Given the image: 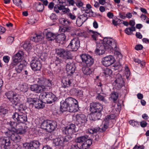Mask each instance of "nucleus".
I'll list each match as a JSON object with an SVG mask.
<instances>
[{
  "label": "nucleus",
  "instance_id": "bf43d9fd",
  "mask_svg": "<svg viewBox=\"0 0 149 149\" xmlns=\"http://www.w3.org/2000/svg\"><path fill=\"white\" fill-rule=\"evenodd\" d=\"M83 92L81 90L78 89L76 96L79 97H82L83 96Z\"/></svg>",
  "mask_w": 149,
  "mask_h": 149
},
{
  "label": "nucleus",
  "instance_id": "ddd939ff",
  "mask_svg": "<svg viewBox=\"0 0 149 149\" xmlns=\"http://www.w3.org/2000/svg\"><path fill=\"white\" fill-rule=\"evenodd\" d=\"M40 143L38 141H33L30 143H25L23 144V147L25 149H36L39 148Z\"/></svg>",
  "mask_w": 149,
  "mask_h": 149
},
{
  "label": "nucleus",
  "instance_id": "c9c22d12",
  "mask_svg": "<svg viewBox=\"0 0 149 149\" xmlns=\"http://www.w3.org/2000/svg\"><path fill=\"white\" fill-rule=\"evenodd\" d=\"M8 110L3 106L0 107V115L4 116L8 114Z\"/></svg>",
  "mask_w": 149,
  "mask_h": 149
},
{
  "label": "nucleus",
  "instance_id": "58836bf2",
  "mask_svg": "<svg viewBox=\"0 0 149 149\" xmlns=\"http://www.w3.org/2000/svg\"><path fill=\"white\" fill-rule=\"evenodd\" d=\"M72 56L70 51L66 50L63 58L65 60L72 58Z\"/></svg>",
  "mask_w": 149,
  "mask_h": 149
},
{
  "label": "nucleus",
  "instance_id": "e433bc0d",
  "mask_svg": "<svg viewBox=\"0 0 149 149\" xmlns=\"http://www.w3.org/2000/svg\"><path fill=\"white\" fill-rule=\"evenodd\" d=\"M59 22L60 24L65 26H68L70 24V22L68 20L63 18H61L59 19Z\"/></svg>",
  "mask_w": 149,
  "mask_h": 149
},
{
  "label": "nucleus",
  "instance_id": "4d7b16f0",
  "mask_svg": "<svg viewBox=\"0 0 149 149\" xmlns=\"http://www.w3.org/2000/svg\"><path fill=\"white\" fill-rule=\"evenodd\" d=\"M20 136L18 135V134L17 133L13 141L15 143L19 142L20 141Z\"/></svg>",
  "mask_w": 149,
  "mask_h": 149
},
{
  "label": "nucleus",
  "instance_id": "f257e3e1",
  "mask_svg": "<svg viewBox=\"0 0 149 149\" xmlns=\"http://www.w3.org/2000/svg\"><path fill=\"white\" fill-rule=\"evenodd\" d=\"M76 128L75 125L72 123L62 128V133L66 136H61L55 139L54 141L55 146H60V148H62L64 146V144L65 142L69 141L71 139L72 134L76 132Z\"/></svg>",
  "mask_w": 149,
  "mask_h": 149
},
{
  "label": "nucleus",
  "instance_id": "774afa93",
  "mask_svg": "<svg viewBox=\"0 0 149 149\" xmlns=\"http://www.w3.org/2000/svg\"><path fill=\"white\" fill-rule=\"evenodd\" d=\"M3 59L5 62L7 63L9 61L10 58L8 56H3Z\"/></svg>",
  "mask_w": 149,
  "mask_h": 149
},
{
  "label": "nucleus",
  "instance_id": "e2e57ef3",
  "mask_svg": "<svg viewBox=\"0 0 149 149\" xmlns=\"http://www.w3.org/2000/svg\"><path fill=\"white\" fill-rule=\"evenodd\" d=\"M86 144V142H85L83 143H81V149H86L87 148H88L89 147L88 145H84V144Z\"/></svg>",
  "mask_w": 149,
  "mask_h": 149
},
{
  "label": "nucleus",
  "instance_id": "5fc2aeb1",
  "mask_svg": "<svg viewBox=\"0 0 149 149\" xmlns=\"http://www.w3.org/2000/svg\"><path fill=\"white\" fill-rule=\"evenodd\" d=\"M96 99L100 101H104V97L100 93H98L96 97Z\"/></svg>",
  "mask_w": 149,
  "mask_h": 149
},
{
  "label": "nucleus",
  "instance_id": "864d4df0",
  "mask_svg": "<svg viewBox=\"0 0 149 149\" xmlns=\"http://www.w3.org/2000/svg\"><path fill=\"white\" fill-rule=\"evenodd\" d=\"M113 67H114V69L115 70L121 69L122 67L121 66L119 63H116L114 64V65L113 66Z\"/></svg>",
  "mask_w": 149,
  "mask_h": 149
},
{
  "label": "nucleus",
  "instance_id": "473e14b6",
  "mask_svg": "<svg viewBox=\"0 0 149 149\" xmlns=\"http://www.w3.org/2000/svg\"><path fill=\"white\" fill-rule=\"evenodd\" d=\"M63 4H55L54 7V10L57 13H59V10H63L64 8V5Z\"/></svg>",
  "mask_w": 149,
  "mask_h": 149
},
{
  "label": "nucleus",
  "instance_id": "4be33fe9",
  "mask_svg": "<svg viewBox=\"0 0 149 149\" xmlns=\"http://www.w3.org/2000/svg\"><path fill=\"white\" fill-rule=\"evenodd\" d=\"M14 131L17 134H23L25 133L26 131L25 127L19 123L17 124L16 126L15 130Z\"/></svg>",
  "mask_w": 149,
  "mask_h": 149
},
{
  "label": "nucleus",
  "instance_id": "7ed1b4c3",
  "mask_svg": "<svg viewBox=\"0 0 149 149\" xmlns=\"http://www.w3.org/2000/svg\"><path fill=\"white\" fill-rule=\"evenodd\" d=\"M78 106V102L76 99L69 97L65 101L61 103L60 111L62 113L66 111L72 112L76 110Z\"/></svg>",
  "mask_w": 149,
  "mask_h": 149
},
{
  "label": "nucleus",
  "instance_id": "6e6552de",
  "mask_svg": "<svg viewBox=\"0 0 149 149\" xmlns=\"http://www.w3.org/2000/svg\"><path fill=\"white\" fill-rule=\"evenodd\" d=\"M80 57L84 66H91L94 63V58L88 54H82L80 55Z\"/></svg>",
  "mask_w": 149,
  "mask_h": 149
},
{
  "label": "nucleus",
  "instance_id": "39448f33",
  "mask_svg": "<svg viewBox=\"0 0 149 149\" xmlns=\"http://www.w3.org/2000/svg\"><path fill=\"white\" fill-rule=\"evenodd\" d=\"M57 125V123L55 121L47 120H44L42 122L41 127L47 132H51L55 129Z\"/></svg>",
  "mask_w": 149,
  "mask_h": 149
},
{
  "label": "nucleus",
  "instance_id": "3c124183",
  "mask_svg": "<svg viewBox=\"0 0 149 149\" xmlns=\"http://www.w3.org/2000/svg\"><path fill=\"white\" fill-rule=\"evenodd\" d=\"M13 3L17 6L21 7V5L22 3L21 0H13Z\"/></svg>",
  "mask_w": 149,
  "mask_h": 149
},
{
  "label": "nucleus",
  "instance_id": "09e8293b",
  "mask_svg": "<svg viewBox=\"0 0 149 149\" xmlns=\"http://www.w3.org/2000/svg\"><path fill=\"white\" fill-rule=\"evenodd\" d=\"M112 73V70L110 69L107 68L105 69L104 70V72H103L104 74L105 75H110Z\"/></svg>",
  "mask_w": 149,
  "mask_h": 149
},
{
  "label": "nucleus",
  "instance_id": "6ab92c4d",
  "mask_svg": "<svg viewBox=\"0 0 149 149\" xmlns=\"http://www.w3.org/2000/svg\"><path fill=\"white\" fill-rule=\"evenodd\" d=\"M88 18L87 15L83 14L80 15L76 19L77 25L79 26H80L88 19Z\"/></svg>",
  "mask_w": 149,
  "mask_h": 149
},
{
  "label": "nucleus",
  "instance_id": "a211bd4d",
  "mask_svg": "<svg viewBox=\"0 0 149 149\" xmlns=\"http://www.w3.org/2000/svg\"><path fill=\"white\" fill-rule=\"evenodd\" d=\"M30 89L32 91L36 93H39L45 91V87L41 85L37 84L32 85L30 87Z\"/></svg>",
  "mask_w": 149,
  "mask_h": 149
},
{
  "label": "nucleus",
  "instance_id": "f3484780",
  "mask_svg": "<svg viewBox=\"0 0 149 149\" xmlns=\"http://www.w3.org/2000/svg\"><path fill=\"white\" fill-rule=\"evenodd\" d=\"M114 82L116 83L115 86L118 89L121 88L124 85V81L120 74L118 73L116 75Z\"/></svg>",
  "mask_w": 149,
  "mask_h": 149
},
{
  "label": "nucleus",
  "instance_id": "423d86ee",
  "mask_svg": "<svg viewBox=\"0 0 149 149\" xmlns=\"http://www.w3.org/2000/svg\"><path fill=\"white\" fill-rule=\"evenodd\" d=\"M40 97L42 100L49 104L54 102L58 99L57 97L51 92L43 93L40 95Z\"/></svg>",
  "mask_w": 149,
  "mask_h": 149
},
{
  "label": "nucleus",
  "instance_id": "a878e982",
  "mask_svg": "<svg viewBox=\"0 0 149 149\" xmlns=\"http://www.w3.org/2000/svg\"><path fill=\"white\" fill-rule=\"evenodd\" d=\"M55 38L54 40H55L56 42L62 43H63V41L65 40L66 36L65 34L63 33H61L58 35L56 34Z\"/></svg>",
  "mask_w": 149,
  "mask_h": 149
},
{
  "label": "nucleus",
  "instance_id": "72a5a7b5",
  "mask_svg": "<svg viewBox=\"0 0 149 149\" xmlns=\"http://www.w3.org/2000/svg\"><path fill=\"white\" fill-rule=\"evenodd\" d=\"M20 91L24 92L27 91L29 89L28 85L26 83H24L19 86Z\"/></svg>",
  "mask_w": 149,
  "mask_h": 149
},
{
  "label": "nucleus",
  "instance_id": "c85d7f7f",
  "mask_svg": "<svg viewBox=\"0 0 149 149\" xmlns=\"http://www.w3.org/2000/svg\"><path fill=\"white\" fill-rule=\"evenodd\" d=\"M89 67L84 65L82 68L81 70L84 74L88 75L92 73V70L89 68Z\"/></svg>",
  "mask_w": 149,
  "mask_h": 149
},
{
  "label": "nucleus",
  "instance_id": "20e7f679",
  "mask_svg": "<svg viewBox=\"0 0 149 149\" xmlns=\"http://www.w3.org/2000/svg\"><path fill=\"white\" fill-rule=\"evenodd\" d=\"M5 135L8 137H1L0 138V145L1 148H4L5 149L8 148L10 143V139L13 141L14 137L17 133L14 131H8L4 132Z\"/></svg>",
  "mask_w": 149,
  "mask_h": 149
},
{
  "label": "nucleus",
  "instance_id": "9b49d317",
  "mask_svg": "<svg viewBox=\"0 0 149 149\" xmlns=\"http://www.w3.org/2000/svg\"><path fill=\"white\" fill-rule=\"evenodd\" d=\"M76 123L79 127L84 126L87 121V117L84 114H77L76 116Z\"/></svg>",
  "mask_w": 149,
  "mask_h": 149
},
{
  "label": "nucleus",
  "instance_id": "0eeeda50",
  "mask_svg": "<svg viewBox=\"0 0 149 149\" xmlns=\"http://www.w3.org/2000/svg\"><path fill=\"white\" fill-rule=\"evenodd\" d=\"M12 118L15 121L24 123L27 120L26 115L21 112H15L12 115Z\"/></svg>",
  "mask_w": 149,
  "mask_h": 149
},
{
  "label": "nucleus",
  "instance_id": "f704fd0d",
  "mask_svg": "<svg viewBox=\"0 0 149 149\" xmlns=\"http://www.w3.org/2000/svg\"><path fill=\"white\" fill-rule=\"evenodd\" d=\"M24 48L27 51L29 50L32 48L31 44L30 41L27 40L23 45Z\"/></svg>",
  "mask_w": 149,
  "mask_h": 149
},
{
  "label": "nucleus",
  "instance_id": "37998d69",
  "mask_svg": "<svg viewBox=\"0 0 149 149\" xmlns=\"http://www.w3.org/2000/svg\"><path fill=\"white\" fill-rule=\"evenodd\" d=\"M116 115L115 114H111L110 115H107L105 118L104 120L105 121L107 122V123H105L107 125V123L108 122V121L111 119H113L115 118L116 117Z\"/></svg>",
  "mask_w": 149,
  "mask_h": 149
},
{
  "label": "nucleus",
  "instance_id": "052dcab7",
  "mask_svg": "<svg viewBox=\"0 0 149 149\" xmlns=\"http://www.w3.org/2000/svg\"><path fill=\"white\" fill-rule=\"evenodd\" d=\"M129 123L130 125L133 126L139 125L138 123L137 122L133 120H131L129 121Z\"/></svg>",
  "mask_w": 149,
  "mask_h": 149
},
{
  "label": "nucleus",
  "instance_id": "8fccbe9b",
  "mask_svg": "<svg viewBox=\"0 0 149 149\" xmlns=\"http://www.w3.org/2000/svg\"><path fill=\"white\" fill-rule=\"evenodd\" d=\"M27 109V107L24 104H20L19 105L18 110L20 112L22 111H25Z\"/></svg>",
  "mask_w": 149,
  "mask_h": 149
},
{
  "label": "nucleus",
  "instance_id": "79ce46f5",
  "mask_svg": "<svg viewBox=\"0 0 149 149\" xmlns=\"http://www.w3.org/2000/svg\"><path fill=\"white\" fill-rule=\"evenodd\" d=\"M24 66H25L24 64L20 63L19 65L15 68V70L18 73H20Z\"/></svg>",
  "mask_w": 149,
  "mask_h": 149
},
{
  "label": "nucleus",
  "instance_id": "6e6d98bb",
  "mask_svg": "<svg viewBox=\"0 0 149 149\" xmlns=\"http://www.w3.org/2000/svg\"><path fill=\"white\" fill-rule=\"evenodd\" d=\"M24 74L27 76H30L32 75L31 70L29 69H27L24 70Z\"/></svg>",
  "mask_w": 149,
  "mask_h": 149
},
{
  "label": "nucleus",
  "instance_id": "cd10ccee",
  "mask_svg": "<svg viewBox=\"0 0 149 149\" xmlns=\"http://www.w3.org/2000/svg\"><path fill=\"white\" fill-rule=\"evenodd\" d=\"M66 50L63 49L59 48L56 49V54L60 57L63 58Z\"/></svg>",
  "mask_w": 149,
  "mask_h": 149
},
{
  "label": "nucleus",
  "instance_id": "f03ea898",
  "mask_svg": "<svg viewBox=\"0 0 149 149\" xmlns=\"http://www.w3.org/2000/svg\"><path fill=\"white\" fill-rule=\"evenodd\" d=\"M107 50L109 51H113L114 50L116 52H118L116 42L115 40L109 38H105L103 43L97 45L95 52L97 55H102Z\"/></svg>",
  "mask_w": 149,
  "mask_h": 149
},
{
  "label": "nucleus",
  "instance_id": "4468645a",
  "mask_svg": "<svg viewBox=\"0 0 149 149\" xmlns=\"http://www.w3.org/2000/svg\"><path fill=\"white\" fill-rule=\"evenodd\" d=\"M108 128V125L106 124L105 123H104L103 125L101 128L100 127H91L88 130V132L90 134H93L96 133L98 132H104Z\"/></svg>",
  "mask_w": 149,
  "mask_h": 149
},
{
  "label": "nucleus",
  "instance_id": "393cba45",
  "mask_svg": "<svg viewBox=\"0 0 149 149\" xmlns=\"http://www.w3.org/2000/svg\"><path fill=\"white\" fill-rule=\"evenodd\" d=\"M90 115L92 120H96L100 119L102 113L101 112L98 111L94 112L91 111Z\"/></svg>",
  "mask_w": 149,
  "mask_h": 149
},
{
  "label": "nucleus",
  "instance_id": "aec40b11",
  "mask_svg": "<svg viewBox=\"0 0 149 149\" xmlns=\"http://www.w3.org/2000/svg\"><path fill=\"white\" fill-rule=\"evenodd\" d=\"M76 67L73 63H69L66 65V70L67 73L69 75H72L75 72Z\"/></svg>",
  "mask_w": 149,
  "mask_h": 149
},
{
  "label": "nucleus",
  "instance_id": "a19ab883",
  "mask_svg": "<svg viewBox=\"0 0 149 149\" xmlns=\"http://www.w3.org/2000/svg\"><path fill=\"white\" fill-rule=\"evenodd\" d=\"M89 31L91 35L92 38L93 40H97V37L99 34L96 32H95L92 30H89Z\"/></svg>",
  "mask_w": 149,
  "mask_h": 149
},
{
  "label": "nucleus",
  "instance_id": "2eb2a0df",
  "mask_svg": "<svg viewBox=\"0 0 149 149\" xmlns=\"http://www.w3.org/2000/svg\"><path fill=\"white\" fill-rule=\"evenodd\" d=\"M102 110V105L99 103L92 102L90 104V111H91L101 112Z\"/></svg>",
  "mask_w": 149,
  "mask_h": 149
},
{
  "label": "nucleus",
  "instance_id": "603ef678",
  "mask_svg": "<svg viewBox=\"0 0 149 149\" xmlns=\"http://www.w3.org/2000/svg\"><path fill=\"white\" fill-rule=\"evenodd\" d=\"M46 79L43 77H40L38 79V82L39 84L44 85Z\"/></svg>",
  "mask_w": 149,
  "mask_h": 149
},
{
  "label": "nucleus",
  "instance_id": "c03bdc74",
  "mask_svg": "<svg viewBox=\"0 0 149 149\" xmlns=\"http://www.w3.org/2000/svg\"><path fill=\"white\" fill-rule=\"evenodd\" d=\"M42 86H44L45 87V90L46 89V87H48L49 88H50L52 86V83L51 82V81H50L49 79H46L44 84V85H41Z\"/></svg>",
  "mask_w": 149,
  "mask_h": 149
},
{
  "label": "nucleus",
  "instance_id": "680f3d73",
  "mask_svg": "<svg viewBox=\"0 0 149 149\" xmlns=\"http://www.w3.org/2000/svg\"><path fill=\"white\" fill-rule=\"evenodd\" d=\"M125 32L127 35H131L132 33L130 27L127 28L125 30Z\"/></svg>",
  "mask_w": 149,
  "mask_h": 149
},
{
  "label": "nucleus",
  "instance_id": "7c9ffc66",
  "mask_svg": "<svg viewBox=\"0 0 149 149\" xmlns=\"http://www.w3.org/2000/svg\"><path fill=\"white\" fill-rule=\"evenodd\" d=\"M35 6L36 10L38 12H42L44 8L43 4L40 2H36L35 3Z\"/></svg>",
  "mask_w": 149,
  "mask_h": 149
},
{
  "label": "nucleus",
  "instance_id": "338daca9",
  "mask_svg": "<svg viewBox=\"0 0 149 149\" xmlns=\"http://www.w3.org/2000/svg\"><path fill=\"white\" fill-rule=\"evenodd\" d=\"M62 10V12L64 14H65L67 13H69L70 10L68 8H65V6H64V8Z\"/></svg>",
  "mask_w": 149,
  "mask_h": 149
},
{
  "label": "nucleus",
  "instance_id": "4c0bfd02",
  "mask_svg": "<svg viewBox=\"0 0 149 149\" xmlns=\"http://www.w3.org/2000/svg\"><path fill=\"white\" fill-rule=\"evenodd\" d=\"M118 94L116 92L114 91L112 92L111 95V98L114 103H116L118 97Z\"/></svg>",
  "mask_w": 149,
  "mask_h": 149
},
{
  "label": "nucleus",
  "instance_id": "9d476101",
  "mask_svg": "<svg viewBox=\"0 0 149 149\" xmlns=\"http://www.w3.org/2000/svg\"><path fill=\"white\" fill-rule=\"evenodd\" d=\"M80 41L77 38H75L72 40L67 47L72 51H77L80 46Z\"/></svg>",
  "mask_w": 149,
  "mask_h": 149
},
{
  "label": "nucleus",
  "instance_id": "c756f323",
  "mask_svg": "<svg viewBox=\"0 0 149 149\" xmlns=\"http://www.w3.org/2000/svg\"><path fill=\"white\" fill-rule=\"evenodd\" d=\"M56 34L50 31H47L46 33L47 39L49 41H52L55 39Z\"/></svg>",
  "mask_w": 149,
  "mask_h": 149
},
{
  "label": "nucleus",
  "instance_id": "a18cd8bd",
  "mask_svg": "<svg viewBox=\"0 0 149 149\" xmlns=\"http://www.w3.org/2000/svg\"><path fill=\"white\" fill-rule=\"evenodd\" d=\"M80 146L81 143L76 142L72 145L70 149H81Z\"/></svg>",
  "mask_w": 149,
  "mask_h": 149
},
{
  "label": "nucleus",
  "instance_id": "ea45409f",
  "mask_svg": "<svg viewBox=\"0 0 149 149\" xmlns=\"http://www.w3.org/2000/svg\"><path fill=\"white\" fill-rule=\"evenodd\" d=\"M16 93H14L13 91H10L6 93L5 95L10 101Z\"/></svg>",
  "mask_w": 149,
  "mask_h": 149
},
{
  "label": "nucleus",
  "instance_id": "f8f14e48",
  "mask_svg": "<svg viewBox=\"0 0 149 149\" xmlns=\"http://www.w3.org/2000/svg\"><path fill=\"white\" fill-rule=\"evenodd\" d=\"M30 66L32 70L37 71L40 70L42 65L40 60L36 58L32 60L31 62Z\"/></svg>",
  "mask_w": 149,
  "mask_h": 149
},
{
  "label": "nucleus",
  "instance_id": "1a4fd4ad",
  "mask_svg": "<svg viewBox=\"0 0 149 149\" xmlns=\"http://www.w3.org/2000/svg\"><path fill=\"white\" fill-rule=\"evenodd\" d=\"M24 54L23 51H19L13 57V61L10 64V67L13 68L20 62L23 58Z\"/></svg>",
  "mask_w": 149,
  "mask_h": 149
},
{
  "label": "nucleus",
  "instance_id": "de8ad7c7",
  "mask_svg": "<svg viewBox=\"0 0 149 149\" xmlns=\"http://www.w3.org/2000/svg\"><path fill=\"white\" fill-rule=\"evenodd\" d=\"M37 100H38V98H37L33 97L32 98L29 97L27 98V102L30 103V104L31 103L34 104Z\"/></svg>",
  "mask_w": 149,
  "mask_h": 149
},
{
  "label": "nucleus",
  "instance_id": "0e129e2a",
  "mask_svg": "<svg viewBox=\"0 0 149 149\" xmlns=\"http://www.w3.org/2000/svg\"><path fill=\"white\" fill-rule=\"evenodd\" d=\"M86 144L85 143L84 145H88L89 146H90L92 144V141L91 139H88H88L86 141Z\"/></svg>",
  "mask_w": 149,
  "mask_h": 149
},
{
  "label": "nucleus",
  "instance_id": "412c9836",
  "mask_svg": "<svg viewBox=\"0 0 149 149\" xmlns=\"http://www.w3.org/2000/svg\"><path fill=\"white\" fill-rule=\"evenodd\" d=\"M73 80L69 78H64L61 80L62 86L64 88H68L72 86Z\"/></svg>",
  "mask_w": 149,
  "mask_h": 149
},
{
  "label": "nucleus",
  "instance_id": "5701e85b",
  "mask_svg": "<svg viewBox=\"0 0 149 149\" xmlns=\"http://www.w3.org/2000/svg\"><path fill=\"white\" fill-rule=\"evenodd\" d=\"M44 37V35L42 33L36 34L34 36L31 37L30 40L33 42H38L41 41Z\"/></svg>",
  "mask_w": 149,
  "mask_h": 149
},
{
  "label": "nucleus",
  "instance_id": "2f4dec72",
  "mask_svg": "<svg viewBox=\"0 0 149 149\" xmlns=\"http://www.w3.org/2000/svg\"><path fill=\"white\" fill-rule=\"evenodd\" d=\"M88 138V136L87 135L80 136L77 138L75 140L76 142L79 143H82L83 142H86Z\"/></svg>",
  "mask_w": 149,
  "mask_h": 149
},
{
  "label": "nucleus",
  "instance_id": "dca6fc26",
  "mask_svg": "<svg viewBox=\"0 0 149 149\" xmlns=\"http://www.w3.org/2000/svg\"><path fill=\"white\" fill-rule=\"evenodd\" d=\"M115 61V60L113 56L111 55H109L104 58L102 59V62L104 66L107 67L113 64Z\"/></svg>",
  "mask_w": 149,
  "mask_h": 149
},
{
  "label": "nucleus",
  "instance_id": "b1692460",
  "mask_svg": "<svg viewBox=\"0 0 149 149\" xmlns=\"http://www.w3.org/2000/svg\"><path fill=\"white\" fill-rule=\"evenodd\" d=\"M34 106L36 108L39 109L43 108L44 107L45 105L41 101L39 100L38 99V100L36 101L34 104L31 103L29 104L30 107H32Z\"/></svg>",
  "mask_w": 149,
  "mask_h": 149
},
{
  "label": "nucleus",
  "instance_id": "bb28decb",
  "mask_svg": "<svg viewBox=\"0 0 149 149\" xmlns=\"http://www.w3.org/2000/svg\"><path fill=\"white\" fill-rule=\"evenodd\" d=\"M20 96L19 94L16 93L12 99L10 100L12 104L15 106L17 105L20 102Z\"/></svg>",
  "mask_w": 149,
  "mask_h": 149
},
{
  "label": "nucleus",
  "instance_id": "49530a36",
  "mask_svg": "<svg viewBox=\"0 0 149 149\" xmlns=\"http://www.w3.org/2000/svg\"><path fill=\"white\" fill-rule=\"evenodd\" d=\"M8 124L11 126L12 129L11 130H10L9 131H14L15 130L16 126L17 125L18 123L10 121L8 123Z\"/></svg>",
  "mask_w": 149,
  "mask_h": 149
},
{
  "label": "nucleus",
  "instance_id": "69168bd1",
  "mask_svg": "<svg viewBox=\"0 0 149 149\" xmlns=\"http://www.w3.org/2000/svg\"><path fill=\"white\" fill-rule=\"evenodd\" d=\"M135 48L137 50H141L143 48V46L141 45H136Z\"/></svg>",
  "mask_w": 149,
  "mask_h": 149
},
{
  "label": "nucleus",
  "instance_id": "13d9d810",
  "mask_svg": "<svg viewBox=\"0 0 149 149\" xmlns=\"http://www.w3.org/2000/svg\"><path fill=\"white\" fill-rule=\"evenodd\" d=\"M78 90V89L76 88L72 89L70 91V93L72 95L76 96Z\"/></svg>",
  "mask_w": 149,
  "mask_h": 149
}]
</instances>
